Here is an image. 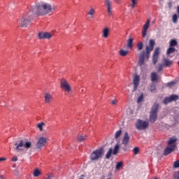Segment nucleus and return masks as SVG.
Returning a JSON list of instances; mask_svg holds the SVG:
<instances>
[{"mask_svg":"<svg viewBox=\"0 0 179 179\" xmlns=\"http://www.w3.org/2000/svg\"><path fill=\"white\" fill-rule=\"evenodd\" d=\"M58 7L55 5H51L48 3L41 1L36 3L34 6H31V10L34 11L37 16H45L54 10H57Z\"/></svg>","mask_w":179,"mask_h":179,"instance_id":"1","label":"nucleus"},{"mask_svg":"<svg viewBox=\"0 0 179 179\" xmlns=\"http://www.w3.org/2000/svg\"><path fill=\"white\" fill-rule=\"evenodd\" d=\"M156 43L154 40L150 39L149 41V46H146L145 51L143 50L139 55L138 65L139 66H142L145 65V62L149 61V58H150V52L153 51L155 48V45Z\"/></svg>","mask_w":179,"mask_h":179,"instance_id":"2","label":"nucleus"},{"mask_svg":"<svg viewBox=\"0 0 179 179\" xmlns=\"http://www.w3.org/2000/svg\"><path fill=\"white\" fill-rule=\"evenodd\" d=\"M34 12L31 10V7L27 10L19 20V24L21 27H27L33 21L34 17Z\"/></svg>","mask_w":179,"mask_h":179,"instance_id":"3","label":"nucleus"},{"mask_svg":"<svg viewBox=\"0 0 179 179\" xmlns=\"http://www.w3.org/2000/svg\"><path fill=\"white\" fill-rule=\"evenodd\" d=\"M177 139L176 136L171 137L167 141L168 146L164 149V156H169L170 153L174 152L176 150V148H177Z\"/></svg>","mask_w":179,"mask_h":179,"instance_id":"4","label":"nucleus"},{"mask_svg":"<svg viewBox=\"0 0 179 179\" xmlns=\"http://www.w3.org/2000/svg\"><path fill=\"white\" fill-rule=\"evenodd\" d=\"M104 155V148H100L93 151L90 155L91 162H96L101 159Z\"/></svg>","mask_w":179,"mask_h":179,"instance_id":"5","label":"nucleus"},{"mask_svg":"<svg viewBox=\"0 0 179 179\" xmlns=\"http://www.w3.org/2000/svg\"><path fill=\"white\" fill-rule=\"evenodd\" d=\"M159 110V103H155L152 106L150 113V122L153 124L157 121V111Z\"/></svg>","mask_w":179,"mask_h":179,"instance_id":"6","label":"nucleus"},{"mask_svg":"<svg viewBox=\"0 0 179 179\" xmlns=\"http://www.w3.org/2000/svg\"><path fill=\"white\" fill-rule=\"evenodd\" d=\"M15 148L14 149L18 152H23L24 149L22 148H24V149L29 150L31 148V143L30 141H27L25 143L23 142V141H20V143H15Z\"/></svg>","mask_w":179,"mask_h":179,"instance_id":"7","label":"nucleus"},{"mask_svg":"<svg viewBox=\"0 0 179 179\" xmlns=\"http://www.w3.org/2000/svg\"><path fill=\"white\" fill-rule=\"evenodd\" d=\"M136 128L138 129V131H142L143 129H146L149 127V122L143 121L142 120H137L136 122Z\"/></svg>","mask_w":179,"mask_h":179,"instance_id":"8","label":"nucleus"},{"mask_svg":"<svg viewBox=\"0 0 179 179\" xmlns=\"http://www.w3.org/2000/svg\"><path fill=\"white\" fill-rule=\"evenodd\" d=\"M60 88L67 93H69L72 90L69 83L64 78H62L60 81Z\"/></svg>","mask_w":179,"mask_h":179,"instance_id":"9","label":"nucleus"},{"mask_svg":"<svg viewBox=\"0 0 179 179\" xmlns=\"http://www.w3.org/2000/svg\"><path fill=\"white\" fill-rule=\"evenodd\" d=\"M105 6L109 17H113V3L110 0H104Z\"/></svg>","mask_w":179,"mask_h":179,"instance_id":"10","label":"nucleus"},{"mask_svg":"<svg viewBox=\"0 0 179 179\" xmlns=\"http://www.w3.org/2000/svg\"><path fill=\"white\" fill-rule=\"evenodd\" d=\"M45 145H47V138L45 137H40L36 142V148L41 150Z\"/></svg>","mask_w":179,"mask_h":179,"instance_id":"11","label":"nucleus"},{"mask_svg":"<svg viewBox=\"0 0 179 179\" xmlns=\"http://www.w3.org/2000/svg\"><path fill=\"white\" fill-rule=\"evenodd\" d=\"M176 100H178V95L176 94H172L169 96H166L163 100V104H165V106H167L169 103H171V101H176Z\"/></svg>","mask_w":179,"mask_h":179,"instance_id":"12","label":"nucleus"},{"mask_svg":"<svg viewBox=\"0 0 179 179\" xmlns=\"http://www.w3.org/2000/svg\"><path fill=\"white\" fill-rule=\"evenodd\" d=\"M159 54H160V48H156L152 55V64L154 65L157 64V61L159 59Z\"/></svg>","mask_w":179,"mask_h":179,"instance_id":"13","label":"nucleus"},{"mask_svg":"<svg viewBox=\"0 0 179 179\" xmlns=\"http://www.w3.org/2000/svg\"><path fill=\"white\" fill-rule=\"evenodd\" d=\"M139 82H141V77L138 75H135L133 78V85H134V92L136 91L138 87H139Z\"/></svg>","mask_w":179,"mask_h":179,"instance_id":"14","label":"nucleus"},{"mask_svg":"<svg viewBox=\"0 0 179 179\" xmlns=\"http://www.w3.org/2000/svg\"><path fill=\"white\" fill-rule=\"evenodd\" d=\"M149 26H150V20H148L143 27L142 36L143 38H145L146 35L148 34V29H149Z\"/></svg>","mask_w":179,"mask_h":179,"instance_id":"15","label":"nucleus"},{"mask_svg":"<svg viewBox=\"0 0 179 179\" xmlns=\"http://www.w3.org/2000/svg\"><path fill=\"white\" fill-rule=\"evenodd\" d=\"M129 143V134L128 132H125L124 134L122 140V144L124 145V146H127Z\"/></svg>","mask_w":179,"mask_h":179,"instance_id":"16","label":"nucleus"},{"mask_svg":"<svg viewBox=\"0 0 179 179\" xmlns=\"http://www.w3.org/2000/svg\"><path fill=\"white\" fill-rule=\"evenodd\" d=\"M38 38L45 39V38H51L52 35L48 32H41L38 34Z\"/></svg>","mask_w":179,"mask_h":179,"instance_id":"17","label":"nucleus"},{"mask_svg":"<svg viewBox=\"0 0 179 179\" xmlns=\"http://www.w3.org/2000/svg\"><path fill=\"white\" fill-rule=\"evenodd\" d=\"M44 99L45 103H46V104H50V103L52 102V95H51V94L45 93Z\"/></svg>","mask_w":179,"mask_h":179,"instance_id":"18","label":"nucleus"},{"mask_svg":"<svg viewBox=\"0 0 179 179\" xmlns=\"http://www.w3.org/2000/svg\"><path fill=\"white\" fill-rule=\"evenodd\" d=\"M173 62H174L173 60H170L169 59H164V63L162 64L164 66L169 67V66H171V65H173Z\"/></svg>","mask_w":179,"mask_h":179,"instance_id":"19","label":"nucleus"},{"mask_svg":"<svg viewBox=\"0 0 179 179\" xmlns=\"http://www.w3.org/2000/svg\"><path fill=\"white\" fill-rule=\"evenodd\" d=\"M109 34H110V29L106 27L103 29L102 34H103V37H104V38H107V37H108Z\"/></svg>","mask_w":179,"mask_h":179,"instance_id":"20","label":"nucleus"},{"mask_svg":"<svg viewBox=\"0 0 179 179\" xmlns=\"http://www.w3.org/2000/svg\"><path fill=\"white\" fill-rule=\"evenodd\" d=\"M78 142H83L85 139H87V136L86 135H78L77 137Z\"/></svg>","mask_w":179,"mask_h":179,"instance_id":"21","label":"nucleus"},{"mask_svg":"<svg viewBox=\"0 0 179 179\" xmlns=\"http://www.w3.org/2000/svg\"><path fill=\"white\" fill-rule=\"evenodd\" d=\"M119 54L120 57H127L128 54V50H120L119 51Z\"/></svg>","mask_w":179,"mask_h":179,"instance_id":"22","label":"nucleus"},{"mask_svg":"<svg viewBox=\"0 0 179 179\" xmlns=\"http://www.w3.org/2000/svg\"><path fill=\"white\" fill-rule=\"evenodd\" d=\"M149 90L151 92V93H156V85L151 84L150 85Z\"/></svg>","mask_w":179,"mask_h":179,"instance_id":"23","label":"nucleus"},{"mask_svg":"<svg viewBox=\"0 0 179 179\" xmlns=\"http://www.w3.org/2000/svg\"><path fill=\"white\" fill-rule=\"evenodd\" d=\"M151 80H152V82H155V81L157 80V74H156V73L152 72L151 73Z\"/></svg>","mask_w":179,"mask_h":179,"instance_id":"24","label":"nucleus"},{"mask_svg":"<svg viewBox=\"0 0 179 179\" xmlns=\"http://www.w3.org/2000/svg\"><path fill=\"white\" fill-rule=\"evenodd\" d=\"M173 52H176V48H168L167 51H166V54L167 55L172 54Z\"/></svg>","mask_w":179,"mask_h":179,"instance_id":"25","label":"nucleus"},{"mask_svg":"<svg viewBox=\"0 0 179 179\" xmlns=\"http://www.w3.org/2000/svg\"><path fill=\"white\" fill-rule=\"evenodd\" d=\"M132 43H134V39L131 38H129L128 42H127V48H132Z\"/></svg>","mask_w":179,"mask_h":179,"instance_id":"26","label":"nucleus"},{"mask_svg":"<svg viewBox=\"0 0 179 179\" xmlns=\"http://www.w3.org/2000/svg\"><path fill=\"white\" fill-rule=\"evenodd\" d=\"M122 134V130L120 129L115 134V138L118 139L121 134Z\"/></svg>","mask_w":179,"mask_h":179,"instance_id":"27","label":"nucleus"},{"mask_svg":"<svg viewBox=\"0 0 179 179\" xmlns=\"http://www.w3.org/2000/svg\"><path fill=\"white\" fill-rule=\"evenodd\" d=\"M120 150V145H116L114 147L113 151V155H117V153H118V151Z\"/></svg>","mask_w":179,"mask_h":179,"instance_id":"28","label":"nucleus"},{"mask_svg":"<svg viewBox=\"0 0 179 179\" xmlns=\"http://www.w3.org/2000/svg\"><path fill=\"white\" fill-rule=\"evenodd\" d=\"M122 164H123L122 162H117L115 169L117 171L120 170L122 167Z\"/></svg>","mask_w":179,"mask_h":179,"instance_id":"29","label":"nucleus"},{"mask_svg":"<svg viewBox=\"0 0 179 179\" xmlns=\"http://www.w3.org/2000/svg\"><path fill=\"white\" fill-rule=\"evenodd\" d=\"M113 153V148H110L106 155V159L111 157V154Z\"/></svg>","mask_w":179,"mask_h":179,"instance_id":"30","label":"nucleus"},{"mask_svg":"<svg viewBox=\"0 0 179 179\" xmlns=\"http://www.w3.org/2000/svg\"><path fill=\"white\" fill-rule=\"evenodd\" d=\"M94 12H95L94 8L91 7L87 13V15H89L90 16H93V15H94Z\"/></svg>","mask_w":179,"mask_h":179,"instance_id":"31","label":"nucleus"},{"mask_svg":"<svg viewBox=\"0 0 179 179\" xmlns=\"http://www.w3.org/2000/svg\"><path fill=\"white\" fill-rule=\"evenodd\" d=\"M177 45V41L172 39L170 41V47H176Z\"/></svg>","mask_w":179,"mask_h":179,"instance_id":"32","label":"nucleus"},{"mask_svg":"<svg viewBox=\"0 0 179 179\" xmlns=\"http://www.w3.org/2000/svg\"><path fill=\"white\" fill-rule=\"evenodd\" d=\"M40 174H41V173L40 172V170L38 169H35L34 171V177H38L40 176Z\"/></svg>","mask_w":179,"mask_h":179,"instance_id":"33","label":"nucleus"},{"mask_svg":"<svg viewBox=\"0 0 179 179\" xmlns=\"http://www.w3.org/2000/svg\"><path fill=\"white\" fill-rule=\"evenodd\" d=\"M137 48H138V50H139V51H141L142 50V48H143V43H142V42L138 43Z\"/></svg>","mask_w":179,"mask_h":179,"instance_id":"34","label":"nucleus"},{"mask_svg":"<svg viewBox=\"0 0 179 179\" xmlns=\"http://www.w3.org/2000/svg\"><path fill=\"white\" fill-rule=\"evenodd\" d=\"M45 125V123L44 122H40L37 124L38 128H39L40 131H43V126Z\"/></svg>","mask_w":179,"mask_h":179,"instance_id":"35","label":"nucleus"},{"mask_svg":"<svg viewBox=\"0 0 179 179\" xmlns=\"http://www.w3.org/2000/svg\"><path fill=\"white\" fill-rule=\"evenodd\" d=\"M163 66H164L163 64H159V66L157 68V72H162V71H163Z\"/></svg>","mask_w":179,"mask_h":179,"instance_id":"36","label":"nucleus"},{"mask_svg":"<svg viewBox=\"0 0 179 179\" xmlns=\"http://www.w3.org/2000/svg\"><path fill=\"white\" fill-rule=\"evenodd\" d=\"M131 9H134V8H135V6L136 5V0H131Z\"/></svg>","mask_w":179,"mask_h":179,"instance_id":"37","label":"nucleus"},{"mask_svg":"<svg viewBox=\"0 0 179 179\" xmlns=\"http://www.w3.org/2000/svg\"><path fill=\"white\" fill-rule=\"evenodd\" d=\"M134 155H137L139 153V148L136 147L133 149Z\"/></svg>","mask_w":179,"mask_h":179,"instance_id":"38","label":"nucleus"},{"mask_svg":"<svg viewBox=\"0 0 179 179\" xmlns=\"http://www.w3.org/2000/svg\"><path fill=\"white\" fill-rule=\"evenodd\" d=\"M174 85H176V81H171L167 83V86H169V87H171L172 86H174Z\"/></svg>","mask_w":179,"mask_h":179,"instance_id":"39","label":"nucleus"},{"mask_svg":"<svg viewBox=\"0 0 179 179\" xmlns=\"http://www.w3.org/2000/svg\"><path fill=\"white\" fill-rule=\"evenodd\" d=\"M173 167H174L175 169H178V167H179V160H177V161H176V162H174V164H173Z\"/></svg>","mask_w":179,"mask_h":179,"instance_id":"40","label":"nucleus"},{"mask_svg":"<svg viewBox=\"0 0 179 179\" xmlns=\"http://www.w3.org/2000/svg\"><path fill=\"white\" fill-rule=\"evenodd\" d=\"M173 178L174 179H179V171L174 173Z\"/></svg>","mask_w":179,"mask_h":179,"instance_id":"41","label":"nucleus"},{"mask_svg":"<svg viewBox=\"0 0 179 179\" xmlns=\"http://www.w3.org/2000/svg\"><path fill=\"white\" fill-rule=\"evenodd\" d=\"M142 100H143V95H141L138 99H137V101L138 103H141V101H142Z\"/></svg>","mask_w":179,"mask_h":179,"instance_id":"42","label":"nucleus"},{"mask_svg":"<svg viewBox=\"0 0 179 179\" xmlns=\"http://www.w3.org/2000/svg\"><path fill=\"white\" fill-rule=\"evenodd\" d=\"M12 162H17V157H14L11 159Z\"/></svg>","mask_w":179,"mask_h":179,"instance_id":"43","label":"nucleus"},{"mask_svg":"<svg viewBox=\"0 0 179 179\" xmlns=\"http://www.w3.org/2000/svg\"><path fill=\"white\" fill-rule=\"evenodd\" d=\"M5 161H6V158H5V157L0 158V162H5Z\"/></svg>","mask_w":179,"mask_h":179,"instance_id":"44","label":"nucleus"},{"mask_svg":"<svg viewBox=\"0 0 179 179\" xmlns=\"http://www.w3.org/2000/svg\"><path fill=\"white\" fill-rule=\"evenodd\" d=\"M114 1L115 2V3H121V0H114Z\"/></svg>","mask_w":179,"mask_h":179,"instance_id":"45","label":"nucleus"},{"mask_svg":"<svg viewBox=\"0 0 179 179\" xmlns=\"http://www.w3.org/2000/svg\"><path fill=\"white\" fill-rule=\"evenodd\" d=\"M0 178H1V179H5V176L1 175V176H0Z\"/></svg>","mask_w":179,"mask_h":179,"instance_id":"46","label":"nucleus"},{"mask_svg":"<svg viewBox=\"0 0 179 179\" xmlns=\"http://www.w3.org/2000/svg\"><path fill=\"white\" fill-rule=\"evenodd\" d=\"M169 8H171V6H173V3H171V2H169Z\"/></svg>","mask_w":179,"mask_h":179,"instance_id":"47","label":"nucleus"},{"mask_svg":"<svg viewBox=\"0 0 179 179\" xmlns=\"http://www.w3.org/2000/svg\"><path fill=\"white\" fill-rule=\"evenodd\" d=\"M0 106L2 107V106H5V104H3V102H1V103H0Z\"/></svg>","mask_w":179,"mask_h":179,"instance_id":"48","label":"nucleus"},{"mask_svg":"<svg viewBox=\"0 0 179 179\" xmlns=\"http://www.w3.org/2000/svg\"><path fill=\"white\" fill-rule=\"evenodd\" d=\"M112 104H115V100L112 101Z\"/></svg>","mask_w":179,"mask_h":179,"instance_id":"49","label":"nucleus"},{"mask_svg":"<svg viewBox=\"0 0 179 179\" xmlns=\"http://www.w3.org/2000/svg\"><path fill=\"white\" fill-rule=\"evenodd\" d=\"M100 179H104V178H101Z\"/></svg>","mask_w":179,"mask_h":179,"instance_id":"50","label":"nucleus"},{"mask_svg":"<svg viewBox=\"0 0 179 179\" xmlns=\"http://www.w3.org/2000/svg\"><path fill=\"white\" fill-rule=\"evenodd\" d=\"M80 179H83V178H80Z\"/></svg>","mask_w":179,"mask_h":179,"instance_id":"51","label":"nucleus"},{"mask_svg":"<svg viewBox=\"0 0 179 179\" xmlns=\"http://www.w3.org/2000/svg\"><path fill=\"white\" fill-rule=\"evenodd\" d=\"M108 179H111V178H108Z\"/></svg>","mask_w":179,"mask_h":179,"instance_id":"52","label":"nucleus"}]
</instances>
